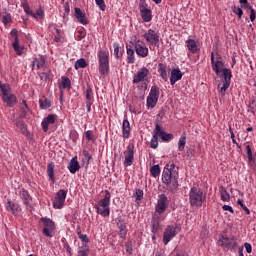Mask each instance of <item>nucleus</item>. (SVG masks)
Instances as JSON below:
<instances>
[{
  "label": "nucleus",
  "instance_id": "4d7b16f0",
  "mask_svg": "<svg viewBox=\"0 0 256 256\" xmlns=\"http://www.w3.org/2000/svg\"><path fill=\"white\" fill-rule=\"evenodd\" d=\"M135 199H136V201H141V199H143V190H141V189L136 190Z\"/></svg>",
  "mask_w": 256,
  "mask_h": 256
},
{
  "label": "nucleus",
  "instance_id": "338daca9",
  "mask_svg": "<svg viewBox=\"0 0 256 256\" xmlns=\"http://www.w3.org/2000/svg\"><path fill=\"white\" fill-rule=\"evenodd\" d=\"M40 78L42 79V81H49V74L43 72L40 74Z\"/></svg>",
  "mask_w": 256,
  "mask_h": 256
},
{
  "label": "nucleus",
  "instance_id": "dca6fc26",
  "mask_svg": "<svg viewBox=\"0 0 256 256\" xmlns=\"http://www.w3.org/2000/svg\"><path fill=\"white\" fill-rule=\"evenodd\" d=\"M154 133H156V135H157L158 137H160V139H161L164 143H169V141H173V137H174L173 134L165 132V131L161 128V125H159V124H156Z\"/></svg>",
  "mask_w": 256,
  "mask_h": 256
},
{
  "label": "nucleus",
  "instance_id": "4be33fe9",
  "mask_svg": "<svg viewBox=\"0 0 256 256\" xmlns=\"http://www.w3.org/2000/svg\"><path fill=\"white\" fill-rule=\"evenodd\" d=\"M122 133H123L124 139H129L131 135V124L129 123L128 119L123 120Z\"/></svg>",
  "mask_w": 256,
  "mask_h": 256
},
{
  "label": "nucleus",
  "instance_id": "7c9ffc66",
  "mask_svg": "<svg viewBox=\"0 0 256 256\" xmlns=\"http://www.w3.org/2000/svg\"><path fill=\"white\" fill-rule=\"evenodd\" d=\"M40 221L44 223L45 229H55V222H53V220L42 217Z\"/></svg>",
  "mask_w": 256,
  "mask_h": 256
},
{
  "label": "nucleus",
  "instance_id": "a18cd8bd",
  "mask_svg": "<svg viewBox=\"0 0 256 256\" xmlns=\"http://www.w3.org/2000/svg\"><path fill=\"white\" fill-rule=\"evenodd\" d=\"M232 11L235 13V15L238 16V19H241L243 17V10L240 7L232 6Z\"/></svg>",
  "mask_w": 256,
  "mask_h": 256
},
{
  "label": "nucleus",
  "instance_id": "c756f323",
  "mask_svg": "<svg viewBox=\"0 0 256 256\" xmlns=\"http://www.w3.org/2000/svg\"><path fill=\"white\" fill-rule=\"evenodd\" d=\"M12 47L17 55H23V47L19 45V37H15V41L13 42Z\"/></svg>",
  "mask_w": 256,
  "mask_h": 256
},
{
  "label": "nucleus",
  "instance_id": "09e8293b",
  "mask_svg": "<svg viewBox=\"0 0 256 256\" xmlns=\"http://www.w3.org/2000/svg\"><path fill=\"white\" fill-rule=\"evenodd\" d=\"M55 231V228H43L42 233L45 235V237H53V232Z\"/></svg>",
  "mask_w": 256,
  "mask_h": 256
},
{
  "label": "nucleus",
  "instance_id": "774afa93",
  "mask_svg": "<svg viewBox=\"0 0 256 256\" xmlns=\"http://www.w3.org/2000/svg\"><path fill=\"white\" fill-rule=\"evenodd\" d=\"M78 256H87V252L85 250H79Z\"/></svg>",
  "mask_w": 256,
  "mask_h": 256
},
{
  "label": "nucleus",
  "instance_id": "ddd939ff",
  "mask_svg": "<svg viewBox=\"0 0 256 256\" xmlns=\"http://www.w3.org/2000/svg\"><path fill=\"white\" fill-rule=\"evenodd\" d=\"M134 49L138 57H142L143 59H145V57L149 56V48L147 47L145 42H143V40H137L134 44Z\"/></svg>",
  "mask_w": 256,
  "mask_h": 256
},
{
  "label": "nucleus",
  "instance_id": "aec40b11",
  "mask_svg": "<svg viewBox=\"0 0 256 256\" xmlns=\"http://www.w3.org/2000/svg\"><path fill=\"white\" fill-rule=\"evenodd\" d=\"M183 79V73L180 69H172L170 76V84L175 85L177 81H181Z\"/></svg>",
  "mask_w": 256,
  "mask_h": 256
},
{
  "label": "nucleus",
  "instance_id": "423d86ee",
  "mask_svg": "<svg viewBox=\"0 0 256 256\" xmlns=\"http://www.w3.org/2000/svg\"><path fill=\"white\" fill-rule=\"evenodd\" d=\"M159 95V87L157 85L152 86L146 99V105L148 109H154V107L157 105V101H159Z\"/></svg>",
  "mask_w": 256,
  "mask_h": 256
},
{
  "label": "nucleus",
  "instance_id": "20e7f679",
  "mask_svg": "<svg viewBox=\"0 0 256 256\" xmlns=\"http://www.w3.org/2000/svg\"><path fill=\"white\" fill-rule=\"evenodd\" d=\"M99 72L101 75L109 74V51L100 50L98 52Z\"/></svg>",
  "mask_w": 256,
  "mask_h": 256
},
{
  "label": "nucleus",
  "instance_id": "473e14b6",
  "mask_svg": "<svg viewBox=\"0 0 256 256\" xmlns=\"http://www.w3.org/2000/svg\"><path fill=\"white\" fill-rule=\"evenodd\" d=\"M150 173H151V176L154 178L159 177V175H161V168L159 167V164L153 165L150 168Z\"/></svg>",
  "mask_w": 256,
  "mask_h": 256
},
{
  "label": "nucleus",
  "instance_id": "7ed1b4c3",
  "mask_svg": "<svg viewBox=\"0 0 256 256\" xmlns=\"http://www.w3.org/2000/svg\"><path fill=\"white\" fill-rule=\"evenodd\" d=\"M109 205H111V192L106 190L104 198L94 206V209H96V213H98V215H101L102 217H109L111 212Z\"/></svg>",
  "mask_w": 256,
  "mask_h": 256
},
{
  "label": "nucleus",
  "instance_id": "f704fd0d",
  "mask_svg": "<svg viewBox=\"0 0 256 256\" xmlns=\"http://www.w3.org/2000/svg\"><path fill=\"white\" fill-rule=\"evenodd\" d=\"M86 103H93L94 98H93V88L91 86H88L86 89Z\"/></svg>",
  "mask_w": 256,
  "mask_h": 256
},
{
  "label": "nucleus",
  "instance_id": "0eeeda50",
  "mask_svg": "<svg viewBox=\"0 0 256 256\" xmlns=\"http://www.w3.org/2000/svg\"><path fill=\"white\" fill-rule=\"evenodd\" d=\"M223 79L221 84H218V89H220L221 95H225V92L227 91V88L231 86V77H233V74L231 73V69L229 68H224L223 71Z\"/></svg>",
  "mask_w": 256,
  "mask_h": 256
},
{
  "label": "nucleus",
  "instance_id": "69168bd1",
  "mask_svg": "<svg viewBox=\"0 0 256 256\" xmlns=\"http://www.w3.org/2000/svg\"><path fill=\"white\" fill-rule=\"evenodd\" d=\"M244 247L246 249V253H251V251H253V247L247 242L244 244Z\"/></svg>",
  "mask_w": 256,
  "mask_h": 256
},
{
  "label": "nucleus",
  "instance_id": "6e6d98bb",
  "mask_svg": "<svg viewBox=\"0 0 256 256\" xmlns=\"http://www.w3.org/2000/svg\"><path fill=\"white\" fill-rule=\"evenodd\" d=\"M22 7L27 15H33V10H31V7L28 3H23Z\"/></svg>",
  "mask_w": 256,
  "mask_h": 256
},
{
  "label": "nucleus",
  "instance_id": "0e129e2a",
  "mask_svg": "<svg viewBox=\"0 0 256 256\" xmlns=\"http://www.w3.org/2000/svg\"><path fill=\"white\" fill-rule=\"evenodd\" d=\"M256 14H255V9H250V21L253 23L255 21Z\"/></svg>",
  "mask_w": 256,
  "mask_h": 256
},
{
  "label": "nucleus",
  "instance_id": "5fc2aeb1",
  "mask_svg": "<svg viewBox=\"0 0 256 256\" xmlns=\"http://www.w3.org/2000/svg\"><path fill=\"white\" fill-rule=\"evenodd\" d=\"M96 5H98L100 11H105L106 5H105V0H95Z\"/></svg>",
  "mask_w": 256,
  "mask_h": 256
},
{
  "label": "nucleus",
  "instance_id": "680f3d73",
  "mask_svg": "<svg viewBox=\"0 0 256 256\" xmlns=\"http://www.w3.org/2000/svg\"><path fill=\"white\" fill-rule=\"evenodd\" d=\"M82 155H84L85 159H87L88 161H91V159H93V157L91 156V154L87 150H83Z\"/></svg>",
  "mask_w": 256,
  "mask_h": 256
},
{
  "label": "nucleus",
  "instance_id": "a878e982",
  "mask_svg": "<svg viewBox=\"0 0 256 256\" xmlns=\"http://www.w3.org/2000/svg\"><path fill=\"white\" fill-rule=\"evenodd\" d=\"M2 99L4 103L8 105V107H13L15 106V103H17V97L11 93L6 96H3Z\"/></svg>",
  "mask_w": 256,
  "mask_h": 256
},
{
  "label": "nucleus",
  "instance_id": "9d476101",
  "mask_svg": "<svg viewBox=\"0 0 256 256\" xmlns=\"http://www.w3.org/2000/svg\"><path fill=\"white\" fill-rule=\"evenodd\" d=\"M124 157V166L131 167V165H133V161H135V145L133 143L128 144L124 151Z\"/></svg>",
  "mask_w": 256,
  "mask_h": 256
},
{
  "label": "nucleus",
  "instance_id": "bf43d9fd",
  "mask_svg": "<svg viewBox=\"0 0 256 256\" xmlns=\"http://www.w3.org/2000/svg\"><path fill=\"white\" fill-rule=\"evenodd\" d=\"M87 36V33L84 32V30H79L77 35V41H81L82 39H85Z\"/></svg>",
  "mask_w": 256,
  "mask_h": 256
},
{
  "label": "nucleus",
  "instance_id": "b1692460",
  "mask_svg": "<svg viewBox=\"0 0 256 256\" xmlns=\"http://www.w3.org/2000/svg\"><path fill=\"white\" fill-rule=\"evenodd\" d=\"M158 73L163 81H169V75L167 74V65L163 63L158 64Z\"/></svg>",
  "mask_w": 256,
  "mask_h": 256
},
{
  "label": "nucleus",
  "instance_id": "e433bc0d",
  "mask_svg": "<svg viewBox=\"0 0 256 256\" xmlns=\"http://www.w3.org/2000/svg\"><path fill=\"white\" fill-rule=\"evenodd\" d=\"M75 69H85L87 67V61L84 58H80L75 62Z\"/></svg>",
  "mask_w": 256,
  "mask_h": 256
},
{
  "label": "nucleus",
  "instance_id": "4468645a",
  "mask_svg": "<svg viewBox=\"0 0 256 256\" xmlns=\"http://www.w3.org/2000/svg\"><path fill=\"white\" fill-rule=\"evenodd\" d=\"M167 207H169V199L167 198V195L160 194L156 205V213H159V215L165 213Z\"/></svg>",
  "mask_w": 256,
  "mask_h": 256
},
{
  "label": "nucleus",
  "instance_id": "49530a36",
  "mask_svg": "<svg viewBox=\"0 0 256 256\" xmlns=\"http://www.w3.org/2000/svg\"><path fill=\"white\" fill-rule=\"evenodd\" d=\"M2 91L3 97H6L7 95L11 94V88H9L8 84H3L2 88H0Z\"/></svg>",
  "mask_w": 256,
  "mask_h": 256
},
{
  "label": "nucleus",
  "instance_id": "3c124183",
  "mask_svg": "<svg viewBox=\"0 0 256 256\" xmlns=\"http://www.w3.org/2000/svg\"><path fill=\"white\" fill-rule=\"evenodd\" d=\"M11 21H13V19L11 18V14H9V13L2 17L3 25H9V23H11Z\"/></svg>",
  "mask_w": 256,
  "mask_h": 256
},
{
  "label": "nucleus",
  "instance_id": "c9c22d12",
  "mask_svg": "<svg viewBox=\"0 0 256 256\" xmlns=\"http://www.w3.org/2000/svg\"><path fill=\"white\" fill-rule=\"evenodd\" d=\"M150 146L152 149H157V147H159V136L157 135V132H154V135L150 141Z\"/></svg>",
  "mask_w": 256,
  "mask_h": 256
},
{
  "label": "nucleus",
  "instance_id": "e2e57ef3",
  "mask_svg": "<svg viewBox=\"0 0 256 256\" xmlns=\"http://www.w3.org/2000/svg\"><path fill=\"white\" fill-rule=\"evenodd\" d=\"M222 209H223V211H229V213H232V214L235 213V211L233 210V207H231L229 205L222 206Z\"/></svg>",
  "mask_w": 256,
  "mask_h": 256
},
{
  "label": "nucleus",
  "instance_id": "603ef678",
  "mask_svg": "<svg viewBox=\"0 0 256 256\" xmlns=\"http://www.w3.org/2000/svg\"><path fill=\"white\" fill-rule=\"evenodd\" d=\"M16 126L18 127V129H20V131H22V133H25V131H27V126L25 125V122L21 120L16 122Z\"/></svg>",
  "mask_w": 256,
  "mask_h": 256
},
{
  "label": "nucleus",
  "instance_id": "37998d69",
  "mask_svg": "<svg viewBox=\"0 0 256 256\" xmlns=\"http://www.w3.org/2000/svg\"><path fill=\"white\" fill-rule=\"evenodd\" d=\"M25 108H21V117L22 119H25L27 117V113H29V106L27 105V101H22Z\"/></svg>",
  "mask_w": 256,
  "mask_h": 256
},
{
  "label": "nucleus",
  "instance_id": "c03bdc74",
  "mask_svg": "<svg viewBox=\"0 0 256 256\" xmlns=\"http://www.w3.org/2000/svg\"><path fill=\"white\" fill-rule=\"evenodd\" d=\"M85 137L87 141H92V143H95V134L93 133V130L86 131Z\"/></svg>",
  "mask_w": 256,
  "mask_h": 256
},
{
  "label": "nucleus",
  "instance_id": "f8f14e48",
  "mask_svg": "<svg viewBox=\"0 0 256 256\" xmlns=\"http://www.w3.org/2000/svg\"><path fill=\"white\" fill-rule=\"evenodd\" d=\"M147 7H148L147 2L145 0H140V3H139L140 15L142 17V20H144L145 23H149L151 19H153V14L151 12V9Z\"/></svg>",
  "mask_w": 256,
  "mask_h": 256
},
{
  "label": "nucleus",
  "instance_id": "864d4df0",
  "mask_svg": "<svg viewBox=\"0 0 256 256\" xmlns=\"http://www.w3.org/2000/svg\"><path fill=\"white\" fill-rule=\"evenodd\" d=\"M239 3L243 9H253V6L247 0H239Z\"/></svg>",
  "mask_w": 256,
  "mask_h": 256
},
{
  "label": "nucleus",
  "instance_id": "58836bf2",
  "mask_svg": "<svg viewBox=\"0 0 256 256\" xmlns=\"http://www.w3.org/2000/svg\"><path fill=\"white\" fill-rule=\"evenodd\" d=\"M185 145H187V137L181 136L178 141V151H183L185 149Z\"/></svg>",
  "mask_w": 256,
  "mask_h": 256
},
{
  "label": "nucleus",
  "instance_id": "9b49d317",
  "mask_svg": "<svg viewBox=\"0 0 256 256\" xmlns=\"http://www.w3.org/2000/svg\"><path fill=\"white\" fill-rule=\"evenodd\" d=\"M218 245L220 247H226V249H235L237 247V237H227L222 235V237L218 240Z\"/></svg>",
  "mask_w": 256,
  "mask_h": 256
},
{
  "label": "nucleus",
  "instance_id": "8fccbe9b",
  "mask_svg": "<svg viewBox=\"0 0 256 256\" xmlns=\"http://www.w3.org/2000/svg\"><path fill=\"white\" fill-rule=\"evenodd\" d=\"M246 154L248 157V161H253L254 156H253V150H251V146L250 145H246Z\"/></svg>",
  "mask_w": 256,
  "mask_h": 256
},
{
  "label": "nucleus",
  "instance_id": "052dcab7",
  "mask_svg": "<svg viewBox=\"0 0 256 256\" xmlns=\"http://www.w3.org/2000/svg\"><path fill=\"white\" fill-rule=\"evenodd\" d=\"M114 55L116 59H119L121 57V53H119V44H114Z\"/></svg>",
  "mask_w": 256,
  "mask_h": 256
},
{
  "label": "nucleus",
  "instance_id": "ea45409f",
  "mask_svg": "<svg viewBox=\"0 0 256 256\" xmlns=\"http://www.w3.org/2000/svg\"><path fill=\"white\" fill-rule=\"evenodd\" d=\"M77 235L78 238L83 242V243H89V237H87V234L81 233V227H77Z\"/></svg>",
  "mask_w": 256,
  "mask_h": 256
},
{
  "label": "nucleus",
  "instance_id": "bb28decb",
  "mask_svg": "<svg viewBox=\"0 0 256 256\" xmlns=\"http://www.w3.org/2000/svg\"><path fill=\"white\" fill-rule=\"evenodd\" d=\"M45 66V58H43V56H41L40 58H34L32 61V71L35 70V67H37V69H41Z\"/></svg>",
  "mask_w": 256,
  "mask_h": 256
},
{
  "label": "nucleus",
  "instance_id": "f03ea898",
  "mask_svg": "<svg viewBox=\"0 0 256 256\" xmlns=\"http://www.w3.org/2000/svg\"><path fill=\"white\" fill-rule=\"evenodd\" d=\"M207 199V195L205 192L198 187H192L189 192V203L191 207H203V203H205Z\"/></svg>",
  "mask_w": 256,
  "mask_h": 256
},
{
  "label": "nucleus",
  "instance_id": "39448f33",
  "mask_svg": "<svg viewBox=\"0 0 256 256\" xmlns=\"http://www.w3.org/2000/svg\"><path fill=\"white\" fill-rule=\"evenodd\" d=\"M180 231H181V226L177 224L167 226L163 233L164 245H168L169 241H171L173 237H176Z\"/></svg>",
  "mask_w": 256,
  "mask_h": 256
},
{
  "label": "nucleus",
  "instance_id": "13d9d810",
  "mask_svg": "<svg viewBox=\"0 0 256 256\" xmlns=\"http://www.w3.org/2000/svg\"><path fill=\"white\" fill-rule=\"evenodd\" d=\"M22 198L24 199L25 205H28V203H29V192H27V190L22 191Z\"/></svg>",
  "mask_w": 256,
  "mask_h": 256
},
{
  "label": "nucleus",
  "instance_id": "6ab92c4d",
  "mask_svg": "<svg viewBox=\"0 0 256 256\" xmlns=\"http://www.w3.org/2000/svg\"><path fill=\"white\" fill-rule=\"evenodd\" d=\"M186 47L190 53H193L194 55L200 50L199 49V42H197L195 39H188L186 41Z\"/></svg>",
  "mask_w": 256,
  "mask_h": 256
},
{
  "label": "nucleus",
  "instance_id": "f257e3e1",
  "mask_svg": "<svg viewBox=\"0 0 256 256\" xmlns=\"http://www.w3.org/2000/svg\"><path fill=\"white\" fill-rule=\"evenodd\" d=\"M179 175L175 170V164H167L162 172V183L166 185L168 191L175 193L179 189V182L177 181Z\"/></svg>",
  "mask_w": 256,
  "mask_h": 256
},
{
  "label": "nucleus",
  "instance_id": "79ce46f5",
  "mask_svg": "<svg viewBox=\"0 0 256 256\" xmlns=\"http://www.w3.org/2000/svg\"><path fill=\"white\" fill-rule=\"evenodd\" d=\"M39 104L40 109H49V107H51V101H49L48 99H40Z\"/></svg>",
  "mask_w": 256,
  "mask_h": 256
},
{
  "label": "nucleus",
  "instance_id": "6e6552de",
  "mask_svg": "<svg viewBox=\"0 0 256 256\" xmlns=\"http://www.w3.org/2000/svg\"><path fill=\"white\" fill-rule=\"evenodd\" d=\"M211 65H212V70L216 75H219L222 73L223 67H225V63H223V58L221 55L217 54L215 57V54H211Z\"/></svg>",
  "mask_w": 256,
  "mask_h": 256
},
{
  "label": "nucleus",
  "instance_id": "393cba45",
  "mask_svg": "<svg viewBox=\"0 0 256 256\" xmlns=\"http://www.w3.org/2000/svg\"><path fill=\"white\" fill-rule=\"evenodd\" d=\"M68 169L72 174L77 173V171L81 169V166H79V161H77V157L71 159Z\"/></svg>",
  "mask_w": 256,
  "mask_h": 256
},
{
  "label": "nucleus",
  "instance_id": "f3484780",
  "mask_svg": "<svg viewBox=\"0 0 256 256\" xmlns=\"http://www.w3.org/2000/svg\"><path fill=\"white\" fill-rule=\"evenodd\" d=\"M147 77H149V70L147 67H142L134 76L133 83H141V81H145Z\"/></svg>",
  "mask_w": 256,
  "mask_h": 256
},
{
  "label": "nucleus",
  "instance_id": "5701e85b",
  "mask_svg": "<svg viewBox=\"0 0 256 256\" xmlns=\"http://www.w3.org/2000/svg\"><path fill=\"white\" fill-rule=\"evenodd\" d=\"M126 51H127V55H128L127 61H128V63L133 65V63H135V50L133 49V45L127 44Z\"/></svg>",
  "mask_w": 256,
  "mask_h": 256
},
{
  "label": "nucleus",
  "instance_id": "2f4dec72",
  "mask_svg": "<svg viewBox=\"0 0 256 256\" xmlns=\"http://www.w3.org/2000/svg\"><path fill=\"white\" fill-rule=\"evenodd\" d=\"M7 209L10 210L11 213H13V215H17V213H19V204L11 202L10 200H8Z\"/></svg>",
  "mask_w": 256,
  "mask_h": 256
},
{
  "label": "nucleus",
  "instance_id": "72a5a7b5",
  "mask_svg": "<svg viewBox=\"0 0 256 256\" xmlns=\"http://www.w3.org/2000/svg\"><path fill=\"white\" fill-rule=\"evenodd\" d=\"M60 89H71V80L68 77L66 76L62 77Z\"/></svg>",
  "mask_w": 256,
  "mask_h": 256
},
{
  "label": "nucleus",
  "instance_id": "c85d7f7f",
  "mask_svg": "<svg viewBox=\"0 0 256 256\" xmlns=\"http://www.w3.org/2000/svg\"><path fill=\"white\" fill-rule=\"evenodd\" d=\"M220 197L222 201H229L231 199V196L229 195V192H227V188L224 186L219 187Z\"/></svg>",
  "mask_w": 256,
  "mask_h": 256
},
{
  "label": "nucleus",
  "instance_id": "1a4fd4ad",
  "mask_svg": "<svg viewBox=\"0 0 256 256\" xmlns=\"http://www.w3.org/2000/svg\"><path fill=\"white\" fill-rule=\"evenodd\" d=\"M65 199H67V191L59 190L56 193V196L52 199L54 209H63L65 206Z\"/></svg>",
  "mask_w": 256,
  "mask_h": 256
},
{
  "label": "nucleus",
  "instance_id": "2eb2a0df",
  "mask_svg": "<svg viewBox=\"0 0 256 256\" xmlns=\"http://www.w3.org/2000/svg\"><path fill=\"white\" fill-rule=\"evenodd\" d=\"M143 37L149 45H154L155 47L159 45V33L155 30L148 29V31L143 34Z\"/></svg>",
  "mask_w": 256,
  "mask_h": 256
},
{
  "label": "nucleus",
  "instance_id": "de8ad7c7",
  "mask_svg": "<svg viewBox=\"0 0 256 256\" xmlns=\"http://www.w3.org/2000/svg\"><path fill=\"white\" fill-rule=\"evenodd\" d=\"M237 205H240L241 209H243V211H245L246 215H251V211L249 210V208H247V206H245V204L243 203V200L238 199Z\"/></svg>",
  "mask_w": 256,
  "mask_h": 256
},
{
  "label": "nucleus",
  "instance_id": "4c0bfd02",
  "mask_svg": "<svg viewBox=\"0 0 256 256\" xmlns=\"http://www.w3.org/2000/svg\"><path fill=\"white\" fill-rule=\"evenodd\" d=\"M119 225V235L121 239H125L127 237V226H125V223H120Z\"/></svg>",
  "mask_w": 256,
  "mask_h": 256
},
{
  "label": "nucleus",
  "instance_id": "a211bd4d",
  "mask_svg": "<svg viewBox=\"0 0 256 256\" xmlns=\"http://www.w3.org/2000/svg\"><path fill=\"white\" fill-rule=\"evenodd\" d=\"M57 119V115L55 114H49L46 118L43 119L41 126L44 133H47L49 131V125H53Z\"/></svg>",
  "mask_w": 256,
  "mask_h": 256
},
{
  "label": "nucleus",
  "instance_id": "cd10ccee",
  "mask_svg": "<svg viewBox=\"0 0 256 256\" xmlns=\"http://www.w3.org/2000/svg\"><path fill=\"white\" fill-rule=\"evenodd\" d=\"M47 173L50 181H52V183H55V164H53V162H50L48 164Z\"/></svg>",
  "mask_w": 256,
  "mask_h": 256
},
{
  "label": "nucleus",
  "instance_id": "a19ab883",
  "mask_svg": "<svg viewBox=\"0 0 256 256\" xmlns=\"http://www.w3.org/2000/svg\"><path fill=\"white\" fill-rule=\"evenodd\" d=\"M32 17H34V19H43V17H45V12L43 11V8L40 7L35 12H33Z\"/></svg>",
  "mask_w": 256,
  "mask_h": 256
},
{
  "label": "nucleus",
  "instance_id": "412c9836",
  "mask_svg": "<svg viewBox=\"0 0 256 256\" xmlns=\"http://www.w3.org/2000/svg\"><path fill=\"white\" fill-rule=\"evenodd\" d=\"M75 17L78 19V22L81 23L82 25H88L89 21L87 20V17L85 16V13H83L80 8H75Z\"/></svg>",
  "mask_w": 256,
  "mask_h": 256
}]
</instances>
